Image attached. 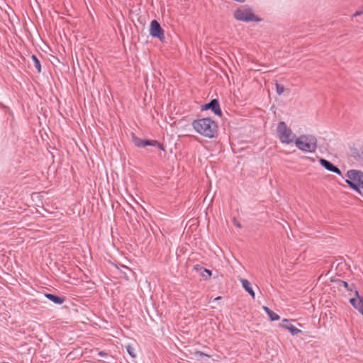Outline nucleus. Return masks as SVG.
Returning <instances> with one entry per match:
<instances>
[{
  "mask_svg": "<svg viewBox=\"0 0 363 363\" xmlns=\"http://www.w3.org/2000/svg\"><path fill=\"white\" fill-rule=\"evenodd\" d=\"M192 127L196 133L208 138H213L217 135L218 125L211 118L194 120Z\"/></svg>",
  "mask_w": 363,
  "mask_h": 363,
  "instance_id": "1",
  "label": "nucleus"
},
{
  "mask_svg": "<svg viewBox=\"0 0 363 363\" xmlns=\"http://www.w3.org/2000/svg\"><path fill=\"white\" fill-rule=\"evenodd\" d=\"M294 143L298 149L304 152L313 153L318 147L317 138L313 135H301Z\"/></svg>",
  "mask_w": 363,
  "mask_h": 363,
  "instance_id": "2",
  "label": "nucleus"
},
{
  "mask_svg": "<svg viewBox=\"0 0 363 363\" xmlns=\"http://www.w3.org/2000/svg\"><path fill=\"white\" fill-rule=\"evenodd\" d=\"M347 179H345V182L348 186L354 191L362 194L359 187V184L363 177V172L360 170L350 169L347 172Z\"/></svg>",
  "mask_w": 363,
  "mask_h": 363,
  "instance_id": "3",
  "label": "nucleus"
},
{
  "mask_svg": "<svg viewBox=\"0 0 363 363\" xmlns=\"http://www.w3.org/2000/svg\"><path fill=\"white\" fill-rule=\"evenodd\" d=\"M277 132L281 143L290 144L295 140L296 135L292 132L291 128H288L286 123L284 121L279 123Z\"/></svg>",
  "mask_w": 363,
  "mask_h": 363,
  "instance_id": "4",
  "label": "nucleus"
},
{
  "mask_svg": "<svg viewBox=\"0 0 363 363\" xmlns=\"http://www.w3.org/2000/svg\"><path fill=\"white\" fill-rule=\"evenodd\" d=\"M234 18L242 22H260L262 18L255 16L249 7L238 9L234 12Z\"/></svg>",
  "mask_w": 363,
  "mask_h": 363,
  "instance_id": "5",
  "label": "nucleus"
},
{
  "mask_svg": "<svg viewBox=\"0 0 363 363\" xmlns=\"http://www.w3.org/2000/svg\"><path fill=\"white\" fill-rule=\"evenodd\" d=\"M150 35L155 38L159 39L161 42H164L165 37L164 30L161 27L159 22L156 20H152L150 26Z\"/></svg>",
  "mask_w": 363,
  "mask_h": 363,
  "instance_id": "6",
  "label": "nucleus"
},
{
  "mask_svg": "<svg viewBox=\"0 0 363 363\" xmlns=\"http://www.w3.org/2000/svg\"><path fill=\"white\" fill-rule=\"evenodd\" d=\"M201 110H211L212 112L218 116H221L222 115V111L220 109V104L218 99H211L208 103L202 105Z\"/></svg>",
  "mask_w": 363,
  "mask_h": 363,
  "instance_id": "7",
  "label": "nucleus"
},
{
  "mask_svg": "<svg viewBox=\"0 0 363 363\" xmlns=\"http://www.w3.org/2000/svg\"><path fill=\"white\" fill-rule=\"evenodd\" d=\"M355 297L350 298V303L363 315V297L360 296L359 291L354 290Z\"/></svg>",
  "mask_w": 363,
  "mask_h": 363,
  "instance_id": "8",
  "label": "nucleus"
},
{
  "mask_svg": "<svg viewBox=\"0 0 363 363\" xmlns=\"http://www.w3.org/2000/svg\"><path fill=\"white\" fill-rule=\"evenodd\" d=\"M319 162H320V165L323 168H325L326 170H328V172L337 174V175L340 176L342 178H344L341 170L337 166H335L334 164H333L331 162H330L329 160H327L323 158H320L319 160Z\"/></svg>",
  "mask_w": 363,
  "mask_h": 363,
  "instance_id": "9",
  "label": "nucleus"
},
{
  "mask_svg": "<svg viewBox=\"0 0 363 363\" xmlns=\"http://www.w3.org/2000/svg\"><path fill=\"white\" fill-rule=\"evenodd\" d=\"M280 325L283 328L289 330L292 335H296L302 332L292 324L291 320L283 319Z\"/></svg>",
  "mask_w": 363,
  "mask_h": 363,
  "instance_id": "10",
  "label": "nucleus"
},
{
  "mask_svg": "<svg viewBox=\"0 0 363 363\" xmlns=\"http://www.w3.org/2000/svg\"><path fill=\"white\" fill-rule=\"evenodd\" d=\"M133 142L135 145L140 148L146 146H155V144H157V140H143L136 137L133 138Z\"/></svg>",
  "mask_w": 363,
  "mask_h": 363,
  "instance_id": "11",
  "label": "nucleus"
},
{
  "mask_svg": "<svg viewBox=\"0 0 363 363\" xmlns=\"http://www.w3.org/2000/svg\"><path fill=\"white\" fill-rule=\"evenodd\" d=\"M45 296L50 301H52L53 303L57 305H61L62 304L65 298L62 296H60L58 295L54 294H45Z\"/></svg>",
  "mask_w": 363,
  "mask_h": 363,
  "instance_id": "12",
  "label": "nucleus"
},
{
  "mask_svg": "<svg viewBox=\"0 0 363 363\" xmlns=\"http://www.w3.org/2000/svg\"><path fill=\"white\" fill-rule=\"evenodd\" d=\"M240 281L242 284V286L243 289L249 293V294L251 296V297L254 299L255 298V293L251 286V284L250 281L245 279H240Z\"/></svg>",
  "mask_w": 363,
  "mask_h": 363,
  "instance_id": "13",
  "label": "nucleus"
},
{
  "mask_svg": "<svg viewBox=\"0 0 363 363\" xmlns=\"http://www.w3.org/2000/svg\"><path fill=\"white\" fill-rule=\"evenodd\" d=\"M264 312L267 314L271 321H276L280 319V316L272 311L269 307L264 306L262 307Z\"/></svg>",
  "mask_w": 363,
  "mask_h": 363,
  "instance_id": "14",
  "label": "nucleus"
},
{
  "mask_svg": "<svg viewBox=\"0 0 363 363\" xmlns=\"http://www.w3.org/2000/svg\"><path fill=\"white\" fill-rule=\"evenodd\" d=\"M194 268L196 270L200 271V274L204 278V279H207L211 276V271L208 269L203 268L198 264L196 265Z\"/></svg>",
  "mask_w": 363,
  "mask_h": 363,
  "instance_id": "15",
  "label": "nucleus"
},
{
  "mask_svg": "<svg viewBox=\"0 0 363 363\" xmlns=\"http://www.w3.org/2000/svg\"><path fill=\"white\" fill-rule=\"evenodd\" d=\"M31 59L34 63V66H35L38 73H40L41 72V65H40V60H38V57L35 55H33L31 56Z\"/></svg>",
  "mask_w": 363,
  "mask_h": 363,
  "instance_id": "16",
  "label": "nucleus"
},
{
  "mask_svg": "<svg viewBox=\"0 0 363 363\" xmlns=\"http://www.w3.org/2000/svg\"><path fill=\"white\" fill-rule=\"evenodd\" d=\"M340 284L345 287V289L347 291H352L353 288H354V285L352 284L350 285L347 281L340 280Z\"/></svg>",
  "mask_w": 363,
  "mask_h": 363,
  "instance_id": "17",
  "label": "nucleus"
},
{
  "mask_svg": "<svg viewBox=\"0 0 363 363\" xmlns=\"http://www.w3.org/2000/svg\"><path fill=\"white\" fill-rule=\"evenodd\" d=\"M276 91H277V94L281 95V94H283V92L284 91V86L277 82L276 83Z\"/></svg>",
  "mask_w": 363,
  "mask_h": 363,
  "instance_id": "18",
  "label": "nucleus"
},
{
  "mask_svg": "<svg viewBox=\"0 0 363 363\" xmlns=\"http://www.w3.org/2000/svg\"><path fill=\"white\" fill-rule=\"evenodd\" d=\"M351 156L353 157L356 160L361 159V156H360L359 151L355 148L352 150Z\"/></svg>",
  "mask_w": 363,
  "mask_h": 363,
  "instance_id": "19",
  "label": "nucleus"
},
{
  "mask_svg": "<svg viewBox=\"0 0 363 363\" xmlns=\"http://www.w3.org/2000/svg\"><path fill=\"white\" fill-rule=\"evenodd\" d=\"M126 350L128 352V353L129 354V355L131 357H135L136 355L134 352V349L132 346L130 345H127L126 347Z\"/></svg>",
  "mask_w": 363,
  "mask_h": 363,
  "instance_id": "20",
  "label": "nucleus"
},
{
  "mask_svg": "<svg viewBox=\"0 0 363 363\" xmlns=\"http://www.w3.org/2000/svg\"><path fill=\"white\" fill-rule=\"evenodd\" d=\"M195 355L196 357H208L209 358L211 356L209 354H207L206 353H204L203 352H201V351H196L195 352Z\"/></svg>",
  "mask_w": 363,
  "mask_h": 363,
  "instance_id": "21",
  "label": "nucleus"
},
{
  "mask_svg": "<svg viewBox=\"0 0 363 363\" xmlns=\"http://www.w3.org/2000/svg\"><path fill=\"white\" fill-rule=\"evenodd\" d=\"M154 147H157L158 149H160V150L164 152L165 151V149H164V147L163 145V144L159 143L157 141V144H155V146Z\"/></svg>",
  "mask_w": 363,
  "mask_h": 363,
  "instance_id": "22",
  "label": "nucleus"
},
{
  "mask_svg": "<svg viewBox=\"0 0 363 363\" xmlns=\"http://www.w3.org/2000/svg\"><path fill=\"white\" fill-rule=\"evenodd\" d=\"M116 267L118 269H120L121 272L123 274V277L126 279V280H128L129 279V277L127 274V273L125 272V271H123L122 269H121L117 265H116Z\"/></svg>",
  "mask_w": 363,
  "mask_h": 363,
  "instance_id": "23",
  "label": "nucleus"
},
{
  "mask_svg": "<svg viewBox=\"0 0 363 363\" xmlns=\"http://www.w3.org/2000/svg\"><path fill=\"white\" fill-rule=\"evenodd\" d=\"M98 354H99V356H100L101 357H104V358L108 357V354L106 352H103V351H99L98 352Z\"/></svg>",
  "mask_w": 363,
  "mask_h": 363,
  "instance_id": "24",
  "label": "nucleus"
},
{
  "mask_svg": "<svg viewBox=\"0 0 363 363\" xmlns=\"http://www.w3.org/2000/svg\"><path fill=\"white\" fill-rule=\"evenodd\" d=\"M233 223L237 228H241V224L235 218H233Z\"/></svg>",
  "mask_w": 363,
  "mask_h": 363,
  "instance_id": "25",
  "label": "nucleus"
},
{
  "mask_svg": "<svg viewBox=\"0 0 363 363\" xmlns=\"http://www.w3.org/2000/svg\"><path fill=\"white\" fill-rule=\"evenodd\" d=\"M122 269H124L125 270H128V271H131L130 268H128V267L125 266V265H121V266Z\"/></svg>",
  "mask_w": 363,
  "mask_h": 363,
  "instance_id": "26",
  "label": "nucleus"
},
{
  "mask_svg": "<svg viewBox=\"0 0 363 363\" xmlns=\"http://www.w3.org/2000/svg\"><path fill=\"white\" fill-rule=\"evenodd\" d=\"M220 298H221L220 296H217L216 298H214V301H218Z\"/></svg>",
  "mask_w": 363,
  "mask_h": 363,
  "instance_id": "27",
  "label": "nucleus"
}]
</instances>
